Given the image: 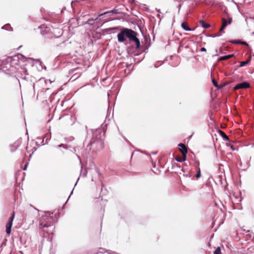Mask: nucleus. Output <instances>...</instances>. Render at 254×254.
I'll return each mask as SVG.
<instances>
[{
    "label": "nucleus",
    "mask_w": 254,
    "mask_h": 254,
    "mask_svg": "<svg viewBox=\"0 0 254 254\" xmlns=\"http://www.w3.org/2000/svg\"><path fill=\"white\" fill-rule=\"evenodd\" d=\"M18 56L15 55L13 57H9L6 59L3 62L2 70L7 74L21 73V77L26 79V75L27 74V70L22 68L20 65Z\"/></svg>",
    "instance_id": "nucleus-1"
},
{
    "label": "nucleus",
    "mask_w": 254,
    "mask_h": 254,
    "mask_svg": "<svg viewBox=\"0 0 254 254\" xmlns=\"http://www.w3.org/2000/svg\"><path fill=\"white\" fill-rule=\"evenodd\" d=\"M136 36V32L133 30L128 28H123L117 35L118 41L120 43H124L127 39L130 41H133L135 43L136 49H138L140 47V41Z\"/></svg>",
    "instance_id": "nucleus-2"
},
{
    "label": "nucleus",
    "mask_w": 254,
    "mask_h": 254,
    "mask_svg": "<svg viewBox=\"0 0 254 254\" xmlns=\"http://www.w3.org/2000/svg\"><path fill=\"white\" fill-rule=\"evenodd\" d=\"M53 213L47 212L41 217L40 220L39 228L44 229L53 227L52 224L54 222V219L52 216Z\"/></svg>",
    "instance_id": "nucleus-3"
},
{
    "label": "nucleus",
    "mask_w": 254,
    "mask_h": 254,
    "mask_svg": "<svg viewBox=\"0 0 254 254\" xmlns=\"http://www.w3.org/2000/svg\"><path fill=\"white\" fill-rule=\"evenodd\" d=\"M179 151L182 153V156L178 157L176 156V161L183 162L187 159V154L188 153V148L185 144L180 143L178 145Z\"/></svg>",
    "instance_id": "nucleus-4"
},
{
    "label": "nucleus",
    "mask_w": 254,
    "mask_h": 254,
    "mask_svg": "<svg viewBox=\"0 0 254 254\" xmlns=\"http://www.w3.org/2000/svg\"><path fill=\"white\" fill-rule=\"evenodd\" d=\"M250 87V84L248 81H243L236 84L234 87V90H236L240 89H247Z\"/></svg>",
    "instance_id": "nucleus-5"
},
{
    "label": "nucleus",
    "mask_w": 254,
    "mask_h": 254,
    "mask_svg": "<svg viewBox=\"0 0 254 254\" xmlns=\"http://www.w3.org/2000/svg\"><path fill=\"white\" fill-rule=\"evenodd\" d=\"M14 216V212H13L12 216L10 217L8 222L6 225V232L7 234H9L11 233V228Z\"/></svg>",
    "instance_id": "nucleus-6"
},
{
    "label": "nucleus",
    "mask_w": 254,
    "mask_h": 254,
    "mask_svg": "<svg viewBox=\"0 0 254 254\" xmlns=\"http://www.w3.org/2000/svg\"><path fill=\"white\" fill-rule=\"evenodd\" d=\"M118 9H113V10H111V11H106L103 13H101V14H100L98 16L95 18H92V19H89L88 20V22H90V21H95V20H96L98 19V17H100V16H101L102 15H105L106 14H108V13H117L118 12Z\"/></svg>",
    "instance_id": "nucleus-7"
},
{
    "label": "nucleus",
    "mask_w": 254,
    "mask_h": 254,
    "mask_svg": "<svg viewBox=\"0 0 254 254\" xmlns=\"http://www.w3.org/2000/svg\"><path fill=\"white\" fill-rule=\"evenodd\" d=\"M232 21V18L231 17H229L228 18V20H226L225 18H223L222 26L225 28L228 24L231 23Z\"/></svg>",
    "instance_id": "nucleus-8"
},
{
    "label": "nucleus",
    "mask_w": 254,
    "mask_h": 254,
    "mask_svg": "<svg viewBox=\"0 0 254 254\" xmlns=\"http://www.w3.org/2000/svg\"><path fill=\"white\" fill-rule=\"evenodd\" d=\"M251 60L252 57H250L246 61L241 62L240 64L237 65V67L240 68L246 66L251 62Z\"/></svg>",
    "instance_id": "nucleus-9"
},
{
    "label": "nucleus",
    "mask_w": 254,
    "mask_h": 254,
    "mask_svg": "<svg viewBox=\"0 0 254 254\" xmlns=\"http://www.w3.org/2000/svg\"><path fill=\"white\" fill-rule=\"evenodd\" d=\"M234 56H235L234 54H229V55H227L221 56V57L219 58V59H218V61H223V60H229V59H230V58H232V57H233Z\"/></svg>",
    "instance_id": "nucleus-10"
},
{
    "label": "nucleus",
    "mask_w": 254,
    "mask_h": 254,
    "mask_svg": "<svg viewBox=\"0 0 254 254\" xmlns=\"http://www.w3.org/2000/svg\"><path fill=\"white\" fill-rule=\"evenodd\" d=\"M181 27L183 30L186 31H191L194 30V29L190 28L188 24L185 22H183L181 23Z\"/></svg>",
    "instance_id": "nucleus-11"
},
{
    "label": "nucleus",
    "mask_w": 254,
    "mask_h": 254,
    "mask_svg": "<svg viewBox=\"0 0 254 254\" xmlns=\"http://www.w3.org/2000/svg\"><path fill=\"white\" fill-rule=\"evenodd\" d=\"M218 132L220 135L223 138V140L225 141H229V137L227 135V134L222 130H219Z\"/></svg>",
    "instance_id": "nucleus-12"
},
{
    "label": "nucleus",
    "mask_w": 254,
    "mask_h": 254,
    "mask_svg": "<svg viewBox=\"0 0 254 254\" xmlns=\"http://www.w3.org/2000/svg\"><path fill=\"white\" fill-rule=\"evenodd\" d=\"M199 22L201 27L204 29H207L211 26L210 24L205 23L203 20H200Z\"/></svg>",
    "instance_id": "nucleus-13"
},
{
    "label": "nucleus",
    "mask_w": 254,
    "mask_h": 254,
    "mask_svg": "<svg viewBox=\"0 0 254 254\" xmlns=\"http://www.w3.org/2000/svg\"><path fill=\"white\" fill-rule=\"evenodd\" d=\"M245 20L248 24H252L254 26V17L246 18Z\"/></svg>",
    "instance_id": "nucleus-14"
},
{
    "label": "nucleus",
    "mask_w": 254,
    "mask_h": 254,
    "mask_svg": "<svg viewBox=\"0 0 254 254\" xmlns=\"http://www.w3.org/2000/svg\"><path fill=\"white\" fill-rule=\"evenodd\" d=\"M245 20L248 24H252L254 26V17L246 18Z\"/></svg>",
    "instance_id": "nucleus-15"
},
{
    "label": "nucleus",
    "mask_w": 254,
    "mask_h": 254,
    "mask_svg": "<svg viewBox=\"0 0 254 254\" xmlns=\"http://www.w3.org/2000/svg\"><path fill=\"white\" fill-rule=\"evenodd\" d=\"M241 40L240 39H234V40H231L228 41V42H230L231 43H233L234 44H241Z\"/></svg>",
    "instance_id": "nucleus-16"
},
{
    "label": "nucleus",
    "mask_w": 254,
    "mask_h": 254,
    "mask_svg": "<svg viewBox=\"0 0 254 254\" xmlns=\"http://www.w3.org/2000/svg\"><path fill=\"white\" fill-rule=\"evenodd\" d=\"M212 82L213 85L215 87L217 88L218 89H221V88H222L224 86V85L220 86V85H219L217 83V82L216 81H215L213 79H212Z\"/></svg>",
    "instance_id": "nucleus-17"
},
{
    "label": "nucleus",
    "mask_w": 254,
    "mask_h": 254,
    "mask_svg": "<svg viewBox=\"0 0 254 254\" xmlns=\"http://www.w3.org/2000/svg\"><path fill=\"white\" fill-rule=\"evenodd\" d=\"M221 35V34L220 33H216L215 34H210V35H207L206 36L207 37H211V38H215V37H219Z\"/></svg>",
    "instance_id": "nucleus-18"
},
{
    "label": "nucleus",
    "mask_w": 254,
    "mask_h": 254,
    "mask_svg": "<svg viewBox=\"0 0 254 254\" xmlns=\"http://www.w3.org/2000/svg\"><path fill=\"white\" fill-rule=\"evenodd\" d=\"M213 113L212 111H209L208 112V116H209V120H211V121H214V118L213 117Z\"/></svg>",
    "instance_id": "nucleus-19"
},
{
    "label": "nucleus",
    "mask_w": 254,
    "mask_h": 254,
    "mask_svg": "<svg viewBox=\"0 0 254 254\" xmlns=\"http://www.w3.org/2000/svg\"><path fill=\"white\" fill-rule=\"evenodd\" d=\"M201 176V171L200 169L199 168L198 170L197 171L196 174L195 175V177L197 179H199Z\"/></svg>",
    "instance_id": "nucleus-20"
},
{
    "label": "nucleus",
    "mask_w": 254,
    "mask_h": 254,
    "mask_svg": "<svg viewBox=\"0 0 254 254\" xmlns=\"http://www.w3.org/2000/svg\"><path fill=\"white\" fill-rule=\"evenodd\" d=\"M241 44L243 45H245V46H247V47H248L249 46V44H248V43H247L245 41H242V40L241 41Z\"/></svg>",
    "instance_id": "nucleus-21"
},
{
    "label": "nucleus",
    "mask_w": 254,
    "mask_h": 254,
    "mask_svg": "<svg viewBox=\"0 0 254 254\" xmlns=\"http://www.w3.org/2000/svg\"><path fill=\"white\" fill-rule=\"evenodd\" d=\"M225 28L221 26V28L220 29L219 32L218 33H220L222 35V33H224V30Z\"/></svg>",
    "instance_id": "nucleus-22"
},
{
    "label": "nucleus",
    "mask_w": 254,
    "mask_h": 254,
    "mask_svg": "<svg viewBox=\"0 0 254 254\" xmlns=\"http://www.w3.org/2000/svg\"><path fill=\"white\" fill-rule=\"evenodd\" d=\"M105 252L107 253L108 254H117L116 253H114L112 252L109 251V250H107Z\"/></svg>",
    "instance_id": "nucleus-23"
},
{
    "label": "nucleus",
    "mask_w": 254,
    "mask_h": 254,
    "mask_svg": "<svg viewBox=\"0 0 254 254\" xmlns=\"http://www.w3.org/2000/svg\"><path fill=\"white\" fill-rule=\"evenodd\" d=\"M200 51V52H206V49L205 47H201Z\"/></svg>",
    "instance_id": "nucleus-24"
},
{
    "label": "nucleus",
    "mask_w": 254,
    "mask_h": 254,
    "mask_svg": "<svg viewBox=\"0 0 254 254\" xmlns=\"http://www.w3.org/2000/svg\"><path fill=\"white\" fill-rule=\"evenodd\" d=\"M79 76V75H77V76H75V75H74L73 76H72L71 78V79L73 78L72 80H74L76 78H78Z\"/></svg>",
    "instance_id": "nucleus-25"
},
{
    "label": "nucleus",
    "mask_w": 254,
    "mask_h": 254,
    "mask_svg": "<svg viewBox=\"0 0 254 254\" xmlns=\"http://www.w3.org/2000/svg\"><path fill=\"white\" fill-rule=\"evenodd\" d=\"M8 26V25H5V26L2 27V29H5V30H8V29L7 28V27Z\"/></svg>",
    "instance_id": "nucleus-26"
},
{
    "label": "nucleus",
    "mask_w": 254,
    "mask_h": 254,
    "mask_svg": "<svg viewBox=\"0 0 254 254\" xmlns=\"http://www.w3.org/2000/svg\"><path fill=\"white\" fill-rule=\"evenodd\" d=\"M3 63V62H1V61L0 60V67H1L2 68Z\"/></svg>",
    "instance_id": "nucleus-27"
},
{
    "label": "nucleus",
    "mask_w": 254,
    "mask_h": 254,
    "mask_svg": "<svg viewBox=\"0 0 254 254\" xmlns=\"http://www.w3.org/2000/svg\"><path fill=\"white\" fill-rule=\"evenodd\" d=\"M27 165H28L27 164H26V165H25V167H24V169H23V170H25L26 169V168H27Z\"/></svg>",
    "instance_id": "nucleus-28"
},
{
    "label": "nucleus",
    "mask_w": 254,
    "mask_h": 254,
    "mask_svg": "<svg viewBox=\"0 0 254 254\" xmlns=\"http://www.w3.org/2000/svg\"><path fill=\"white\" fill-rule=\"evenodd\" d=\"M175 166H176V167L179 168V169L180 168V166H179L177 164H176V163Z\"/></svg>",
    "instance_id": "nucleus-29"
},
{
    "label": "nucleus",
    "mask_w": 254,
    "mask_h": 254,
    "mask_svg": "<svg viewBox=\"0 0 254 254\" xmlns=\"http://www.w3.org/2000/svg\"><path fill=\"white\" fill-rule=\"evenodd\" d=\"M43 231H44V232H45L47 233H50L49 231H46V230H44V229L43 230Z\"/></svg>",
    "instance_id": "nucleus-30"
},
{
    "label": "nucleus",
    "mask_w": 254,
    "mask_h": 254,
    "mask_svg": "<svg viewBox=\"0 0 254 254\" xmlns=\"http://www.w3.org/2000/svg\"><path fill=\"white\" fill-rule=\"evenodd\" d=\"M177 52H178V53H180V48H179L178 49V50H177Z\"/></svg>",
    "instance_id": "nucleus-31"
},
{
    "label": "nucleus",
    "mask_w": 254,
    "mask_h": 254,
    "mask_svg": "<svg viewBox=\"0 0 254 254\" xmlns=\"http://www.w3.org/2000/svg\"><path fill=\"white\" fill-rule=\"evenodd\" d=\"M63 146V144H60V145H58V147H59H59H62Z\"/></svg>",
    "instance_id": "nucleus-32"
},
{
    "label": "nucleus",
    "mask_w": 254,
    "mask_h": 254,
    "mask_svg": "<svg viewBox=\"0 0 254 254\" xmlns=\"http://www.w3.org/2000/svg\"><path fill=\"white\" fill-rule=\"evenodd\" d=\"M104 252H102V251H99L98 252L97 254H99V253H102V254H103Z\"/></svg>",
    "instance_id": "nucleus-33"
},
{
    "label": "nucleus",
    "mask_w": 254,
    "mask_h": 254,
    "mask_svg": "<svg viewBox=\"0 0 254 254\" xmlns=\"http://www.w3.org/2000/svg\"><path fill=\"white\" fill-rule=\"evenodd\" d=\"M231 148H232V149L233 150H235V149L233 148V147L232 146H231Z\"/></svg>",
    "instance_id": "nucleus-34"
},
{
    "label": "nucleus",
    "mask_w": 254,
    "mask_h": 254,
    "mask_svg": "<svg viewBox=\"0 0 254 254\" xmlns=\"http://www.w3.org/2000/svg\"><path fill=\"white\" fill-rule=\"evenodd\" d=\"M83 176L84 177H85V176H86V173L83 174Z\"/></svg>",
    "instance_id": "nucleus-35"
},
{
    "label": "nucleus",
    "mask_w": 254,
    "mask_h": 254,
    "mask_svg": "<svg viewBox=\"0 0 254 254\" xmlns=\"http://www.w3.org/2000/svg\"><path fill=\"white\" fill-rule=\"evenodd\" d=\"M220 53H221V54H223V53H224L223 50L221 51Z\"/></svg>",
    "instance_id": "nucleus-36"
},
{
    "label": "nucleus",
    "mask_w": 254,
    "mask_h": 254,
    "mask_svg": "<svg viewBox=\"0 0 254 254\" xmlns=\"http://www.w3.org/2000/svg\"><path fill=\"white\" fill-rule=\"evenodd\" d=\"M100 143V144H101V145H103V142H101Z\"/></svg>",
    "instance_id": "nucleus-37"
},
{
    "label": "nucleus",
    "mask_w": 254,
    "mask_h": 254,
    "mask_svg": "<svg viewBox=\"0 0 254 254\" xmlns=\"http://www.w3.org/2000/svg\"><path fill=\"white\" fill-rule=\"evenodd\" d=\"M249 232H250V230H248V231L246 232V233H249Z\"/></svg>",
    "instance_id": "nucleus-38"
},
{
    "label": "nucleus",
    "mask_w": 254,
    "mask_h": 254,
    "mask_svg": "<svg viewBox=\"0 0 254 254\" xmlns=\"http://www.w3.org/2000/svg\"><path fill=\"white\" fill-rule=\"evenodd\" d=\"M152 153L153 154H156V152H152Z\"/></svg>",
    "instance_id": "nucleus-39"
},
{
    "label": "nucleus",
    "mask_w": 254,
    "mask_h": 254,
    "mask_svg": "<svg viewBox=\"0 0 254 254\" xmlns=\"http://www.w3.org/2000/svg\"><path fill=\"white\" fill-rule=\"evenodd\" d=\"M79 180V178H78V180ZM77 183V182H76V184H75V185H76Z\"/></svg>",
    "instance_id": "nucleus-40"
},
{
    "label": "nucleus",
    "mask_w": 254,
    "mask_h": 254,
    "mask_svg": "<svg viewBox=\"0 0 254 254\" xmlns=\"http://www.w3.org/2000/svg\"><path fill=\"white\" fill-rule=\"evenodd\" d=\"M72 192H73V190L71 191V192L70 193V195L72 193Z\"/></svg>",
    "instance_id": "nucleus-41"
},
{
    "label": "nucleus",
    "mask_w": 254,
    "mask_h": 254,
    "mask_svg": "<svg viewBox=\"0 0 254 254\" xmlns=\"http://www.w3.org/2000/svg\"><path fill=\"white\" fill-rule=\"evenodd\" d=\"M172 169H173V165H172Z\"/></svg>",
    "instance_id": "nucleus-42"
},
{
    "label": "nucleus",
    "mask_w": 254,
    "mask_h": 254,
    "mask_svg": "<svg viewBox=\"0 0 254 254\" xmlns=\"http://www.w3.org/2000/svg\"><path fill=\"white\" fill-rule=\"evenodd\" d=\"M253 34H254V32L253 33Z\"/></svg>",
    "instance_id": "nucleus-43"
}]
</instances>
